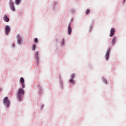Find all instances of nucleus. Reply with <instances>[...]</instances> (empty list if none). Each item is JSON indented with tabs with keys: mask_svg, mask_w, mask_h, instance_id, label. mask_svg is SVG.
Here are the masks:
<instances>
[{
	"mask_svg": "<svg viewBox=\"0 0 126 126\" xmlns=\"http://www.w3.org/2000/svg\"><path fill=\"white\" fill-rule=\"evenodd\" d=\"M20 1H21V0H15L16 4L18 5L19 4V3H20Z\"/></svg>",
	"mask_w": 126,
	"mask_h": 126,
	"instance_id": "obj_14",
	"label": "nucleus"
},
{
	"mask_svg": "<svg viewBox=\"0 0 126 126\" xmlns=\"http://www.w3.org/2000/svg\"><path fill=\"white\" fill-rule=\"evenodd\" d=\"M90 10L88 9L86 10V11L85 12V14L86 15H88L90 13Z\"/></svg>",
	"mask_w": 126,
	"mask_h": 126,
	"instance_id": "obj_15",
	"label": "nucleus"
},
{
	"mask_svg": "<svg viewBox=\"0 0 126 126\" xmlns=\"http://www.w3.org/2000/svg\"><path fill=\"white\" fill-rule=\"evenodd\" d=\"M116 42V37H114L113 39H112V40L111 41V45L113 46L115 45V42Z\"/></svg>",
	"mask_w": 126,
	"mask_h": 126,
	"instance_id": "obj_12",
	"label": "nucleus"
},
{
	"mask_svg": "<svg viewBox=\"0 0 126 126\" xmlns=\"http://www.w3.org/2000/svg\"><path fill=\"white\" fill-rule=\"evenodd\" d=\"M36 46L35 44L32 45V50H35Z\"/></svg>",
	"mask_w": 126,
	"mask_h": 126,
	"instance_id": "obj_16",
	"label": "nucleus"
},
{
	"mask_svg": "<svg viewBox=\"0 0 126 126\" xmlns=\"http://www.w3.org/2000/svg\"><path fill=\"white\" fill-rule=\"evenodd\" d=\"M124 0V2H125V0Z\"/></svg>",
	"mask_w": 126,
	"mask_h": 126,
	"instance_id": "obj_21",
	"label": "nucleus"
},
{
	"mask_svg": "<svg viewBox=\"0 0 126 126\" xmlns=\"http://www.w3.org/2000/svg\"><path fill=\"white\" fill-rule=\"evenodd\" d=\"M67 33H68V35H70L71 33H72V28H71L70 23H69L68 27L67 28Z\"/></svg>",
	"mask_w": 126,
	"mask_h": 126,
	"instance_id": "obj_7",
	"label": "nucleus"
},
{
	"mask_svg": "<svg viewBox=\"0 0 126 126\" xmlns=\"http://www.w3.org/2000/svg\"><path fill=\"white\" fill-rule=\"evenodd\" d=\"M23 89L24 88H19L18 92H17V95H18V99L19 101L22 100V97H23L24 94V91Z\"/></svg>",
	"mask_w": 126,
	"mask_h": 126,
	"instance_id": "obj_1",
	"label": "nucleus"
},
{
	"mask_svg": "<svg viewBox=\"0 0 126 126\" xmlns=\"http://www.w3.org/2000/svg\"><path fill=\"white\" fill-rule=\"evenodd\" d=\"M3 20L6 23H8V22H9V19L7 17V16H6V15L3 16Z\"/></svg>",
	"mask_w": 126,
	"mask_h": 126,
	"instance_id": "obj_9",
	"label": "nucleus"
},
{
	"mask_svg": "<svg viewBox=\"0 0 126 126\" xmlns=\"http://www.w3.org/2000/svg\"><path fill=\"white\" fill-rule=\"evenodd\" d=\"M111 51V48H109L107 49V51H106V53H105V60L106 61L109 59V56L110 55V51Z\"/></svg>",
	"mask_w": 126,
	"mask_h": 126,
	"instance_id": "obj_4",
	"label": "nucleus"
},
{
	"mask_svg": "<svg viewBox=\"0 0 126 126\" xmlns=\"http://www.w3.org/2000/svg\"><path fill=\"white\" fill-rule=\"evenodd\" d=\"M62 42L63 43H63H64V39H63L62 40Z\"/></svg>",
	"mask_w": 126,
	"mask_h": 126,
	"instance_id": "obj_19",
	"label": "nucleus"
},
{
	"mask_svg": "<svg viewBox=\"0 0 126 126\" xmlns=\"http://www.w3.org/2000/svg\"><path fill=\"white\" fill-rule=\"evenodd\" d=\"M114 33H115V29L111 28V29H110V37L113 36Z\"/></svg>",
	"mask_w": 126,
	"mask_h": 126,
	"instance_id": "obj_8",
	"label": "nucleus"
},
{
	"mask_svg": "<svg viewBox=\"0 0 126 126\" xmlns=\"http://www.w3.org/2000/svg\"><path fill=\"white\" fill-rule=\"evenodd\" d=\"M12 47H14V44H12Z\"/></svg>",
	"mask_w": 126,
	"mask_h": 126,
	"instance_id": "obj_20",
	"label": "nucleus"
},
{
	"mask_svg": "<svg viewBox=\"0 0 126 126\" xmlns=\"http://www.w3.org/2000/svg\"><path fill=\"white\" fill-rule=\"evenodd\" d=\"M19 82L22 85V88L24 89L25 88V85L24 84V79L23 77H21L19 79Z\"/></svg>",
	"mask_w": 126,
	"mask_h": 126,
	"instance_id": "obj_3",
	"label": "nucleus"
},
{
	"mask_svg": "<svg viewBox=\"0 0 126 126\" xmlns=\"http://www.w3.org/2000/svg\"><path fill=\"white\" fill-rule=\"evenodd\" d=\"M10 4H11V9L12 11H15V8L14 7V6L13 5V2L12 1L10 2Z\"/></svg>",
	"mask_w": 126,
	"mask_h": 126,
	"instance_id": "obj_11",
	"label": "nucleus"
},
{
	"mask_svg": "<svg viewBox=\"0 0 126 126\" xmlns=\"http://www.w3.org/2000/svg\"><path fill=\"white\" fill-rule=\"evenodd\" d=\"M3 103L6 104V107H9L10 102L7 97H5V98L3 99Z\"/></svg>",
	"mask_w": 126,
	"mask_h": 126,
	"instance_id": "obj_2",
	"label": "nucleus"
},
{
	"mask_svg": "<svg viewBox=\"0 0 126 126\" xmlns=\"http://www.w3.org/2000/svg\"><path fill=\"white\" fill-rule=\"evenodd\" d=\"M17 39H18L17 42L18 44H21L22 38L19 35H17Z\"/></svg>",
	"mask_w": 126,
	"mask_h": 126,
	"instance_id": "obj_10",
	"label": "nucleus"
},
{
	"mask_svg": "<svg viewBox=\"0 0 126 126\" xmlns=\"http://www.w3.org/2000/svg\"><path fill=\"white\" fill-rule=\"evenodd\" d=\"M104 84H107V81H106L105 79H104Z\"/></svg>",
	"mask_w": 126,
	"mask_h": 126,
	"instance_id": "obj_18",
	"label": "nucleus"
},
{
	"mask_svg": "<svg viewBox=\"0 0 126 126\" xmlns=\"http://www.w3.org/2000/svg\"><path fill=\"white\" fill-rule=\"evenodd\" d=\"M9 27L8 26H6V27H5V34H6V35H8V34L9 33Z\"/></svg>",
	"mask_w": 126,
	"mask_h": 126,
	"instance_id": "obj_5",
	"label": "nucleus"
},
{
	"mask_svg": "<svg viewBox=\"0 0 126 126\" xmlns=\"http://www.w3.org/2000/svg\"><path fill=\"white\" fill-rule=\"evenodd\" d=\"M34 56L36 57V59H37V61H39V57H38V52H36L34 54Z\"/></svg>",
	"mask_w": 126,
	"mask_h": 126,
	"instance_id": "obj_13",
	"label": "nucleus"
},
{
	"mask_svg": "<svg viewBox=\"0 0 126 126\" xmlns=\"http://www.w3.org/2000/svg\"><path fill=\"white\" fill-rule=\"evenodd\" d=\"M33 42H34V43H37L38 42V39L37 38H34V39H33Z\"/></svg>",
	"mask_w": 126,
	"mask_h": 126,
	"instance_id": "obj_17",
	"label": "nucleus"
},
{
	"mask_svg": "<svg viewBox=\"0 0 126 126\" xmlns=\"http://www.w3.org/2000/svg\"><path fill=\"white\" fill-rule=\"evenodd\" d=\"M72 78L70 79V82L72 84L74 85L75 84V82L73 80L74 77H75V75L74 74H72L71 75Z\"/></svg>",
	"mask_w": 126,
	"mask_h": 126,
	"instance_id": "obj_6",
	"label": "nucleus"
}]
</instances>
